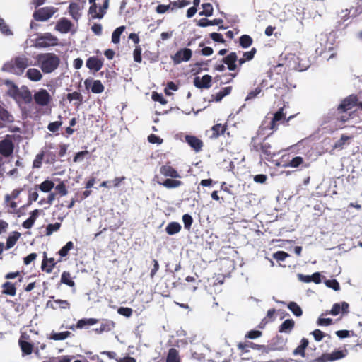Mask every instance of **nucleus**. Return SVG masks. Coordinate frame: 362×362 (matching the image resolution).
<instances>
[{"label":"nucleus","mask_w":362,"mask_h":362,"mask_svg":"<svg viewBox=\"0 0 362 362\" xmlns=\"http://www.w3.org/2000/svg\"><path fill=\"white\" fill-rule=\"evenodd\" d=\"M159 171L160 173L164 177L170 178H167L163 181H160L159 180V176L157 175H155L153 180L156 181L158 185H163L168 189L177 188L183 185L182 181L176 180L177 178H180L181 176L178 171L173 166H171L169 163L161 165Z\"/></svg>","instance_id":"1"},{"label":"nucleus","mask_w":362,"mask_h":362,"mask_svg":"<svg viewBox=\"0 0 362 362\" xmlns=\"http://www.w3.org/2000/svg\"><path fill=\"white\" fill-rule=\"evenodd\" d=\"M38 66L47 74L54 71L60 64V58L53 52L42 53L36 57Z\"/></svg>","instance_id":"2"},{"label":"nucleus","mask_w":362,"mask_h":362,"mask_svg":"<svg viewBox=\"0 0 362 362\" xmlns=\"http://www.w3.org/2000/svg\"><path fill=\"white\" fill-rule=\"evenodd\" d=\"M272 134V133L269 134L262 139L258 136H254L252 138L250 143L251 151L260 153L267 160L272 158L276 154V153L273 151L271 144L267 141V139Z\"/></svg>","instance_id":"3"},{"label":"nucleus","mask_w":362,"mask_h":362,"mask_svg":"<svg viewBox=\"0 0 362 362\" xmlns=\"http://www.w3.org/2000/svg\"><path fill=\"white\" fill-rule=\"evenodd\" d=\"M28 66L29 59L27 57H16L4 64L2 71L16 75H21Z\"/></svg>","instance_id":"4"},{"label":"nucleus","mask_w":362,"mask_h":362,"mask_svg":"<svg viewBox=\"0 0 362 362\" xmlns=\"http://www.w3.org/2000/svg\"><path fill=\"white\" fill-rule=\"evenodd\" d=\"M238 347L240 350V355L243 359L251 358L253 362H256L254 358L257 357L258 355H262V348L263 345H258L253 342L245 341L239 343Z\"/></svg>","instance_id":"5"},{"label":"nucleus","mask_w":362,"mask_h":362,"mask_svg":"<svg viewBox=\"0 0 362 362\" xmlns=\"http://www.w3.org/2000/svg\"><path fill=\"white\" fill-rule=\"evenodd\" d=\"M293 116H290L288 119H286V115L284 112V108H280L274 114V117L267 126L264 127L265 122H264L262 126L259 127L257 134H264V130L266 129L276 131L278 129L279 123H288V121L293 118Z\"/></svg>","instance_id":"6"},{"label":"nucleus","mask_w":362,"mask_h":362,"mask_svg":"<svg viewBox=\"0 0 362 362\" xmlns=\"http://www.w3.org/2000/svg\"><path fill=\"white\" fill-rule=\"evenodd\" d=\"M348 354L346 349L334 350L332 353L322 354L319 357L307 358L308 362H328L341 359Z\"/></svg>","instance_id":"7"},{"label":"nucleus","mask_w":362,"mask_h":362,"mask_svg":"<svg viewBox=\"0 0 362 362\" xmlns=\"http://www.w3.org/2000/svg\"><path fill=\"white\" fill-rule=\"evenodd\" d=\"M286 340L282 337L276 336L272 339L267 345H263L262 354H267L270 351H282L286 346Z\"/></svg>","instance_id":"8"},{"label":"nucleus","mask_w":362,"mask_h":362,"mask_svg":"<svg viewBox=\"0 0 362 362\" xmlns=\"http://www.w3.org/2000/svg\"><path fill=\"white\" fill-rule=\"evenodd\" d=\"M57 11V8L52 6L42 7L34 12L33 18L37 21H45L49 19Z\"/></svg>","instance_id":"9"},{"label":"nucleus","mask_w":362,"mask_h":362,"mask_svg":"<svg viewBox=\"0 0 362 362\" xmlns=\"http://www.w3.org/2000/svg\"><path fill=\"white\" fill-rule=\"evenodd\" d=\"M58 43V39L50 33H46L42 36L38 37L36 40V47L45 48L50 46H55Z\"/></svg>","instance_id":"10"},{"label":"nucleus","mask_w":362,"mask_h":362,"mask_svg":"<svg viewBox=\"0 0 362 362\" xmlns=\"http://www.w3.org/2000/svg\"><path fill=\"white\" fill-rule=\"evenodd\" d=\"M35 103L40 106H47L52 100L49 92L43 88L40 89L33 95Z\"/></svg>","instance_id":"11"},{"label":"nucleus","mask_w":362,"mask_h":362,"mask_svg":"<svg viewBox=\"0 0 362 362\" xmlns=\"http://www.w3.org/2000/svg\"><path fill=\"white\" fill-rule=\"evenodd\" d=\"M358 98L357 95L351 94L345 98L337 107L339 113L346 112L356 106Z\"/></svg>","instance_id":"12"},{"label":"nucleus","mask_w":362,"mask_h":362,"mask_svg":"<svg viewBox=\"0 0 362 362\" xmlns=\"http://www.w3.org/2000/svg\"><path fill=\"white\" fill-rule=\"evenodd\" d=\"M192 56V51L189 48H182L179 49L171 59L174 64L177 65L182 62L189 61Z\"/></svg>","instance_id":"13"},{"label":"nucleus","mask_w":362,"mask_h":362,"mask_svg":"<svg viewBox=\"0 0 362 362\" xmlns=\"http://www.w3.org/2000/svg\"><path fill=\"white\" fill-rule=\"evenodd\" d=\"M8 135L4 139L0 141V154L5 158L11 156L13 152L14 144Z\"/></svg>","instance_id":"14"},{"label":"nucleus","mask_w":362,"mask_h":362,"mask_svg":"<svg viewBox=\"0 0 362 362\" xmlns=\"http://www.w3.org/2000/svg\"><path fill=\"white\" fill-rule=\"evenodd\" d=\"M185 141L195 152L197 153L202 150L204 143L196 136L186 135L185 136Z\"/></svg>","instance_id":"15"},{"label":"nucleus","mask_w":362,"mask_h":362,"mask_svg":"<svg viewBox=\"0 0 362 362\" xmlns=\"http://www.w3.org/2000/svg\"><path fill=\"white\" fill-rule=\"evenodd\" d=\"M212 77L210 75H204L202 78L196 76L193 83L195 87L200 89H208L211 86Z\"/></svg>","instance_id":"16"},{"label":"nucleus","mask_w":362,"mask_h":362,"mask_svg":"<svg viewBox=\"0 0 362 362\" xmlns=\"http://www.w3.org/2000/svg\"><path fill=\"white\" fill-rule=\"evenodd\" d=\"M84 85L86 89L90 87L92 93L96 94L103 93L105 89L104 86L100 80L87 78L84 81Z\"/></svg>","instance_id":"17"},{"label":"nucleus","mask_w":362,"mask_h":362,"mask_svg":"<svg viewBox=\"0 0 362 362\" xmlns=\"http://www.w3.org/2000/svg\"><path fill=\"white\" fill-rule=\"evenodd\" d=\"M86 66L90 71L97 72L103 66V59H100L95 56L90 57L86 60Z\"/></svg>","instance_id":"18"},{"label":"nucleus","mask_w":362,"mask_h":362,"mask_svg":"<svg viewBox=\"0 0 362 362\" xmlns=\"http://www.w3.org/2000/svg\"><path fill=\"white\" fill-rule=\"evenodd\" d=\"M309 341L306 338H303L300 342V344L293 351V354L294 356H300L302 358H305L308 362L307 358H312L313 356H310L308 354H305V349L308 346Z\"/></svg>","instance_id":"19"},{"label":"nucleus","mask_w":362,"mask_h":362,"mask_svg":"<svg viewBox=\"0 0 362 362\" xmlns=\"http://www.w3.org/2000/svg\"><path fill=\"white\" fill-rule=\"evenodd\" d=\"M237 61H238V56L234 52H230L222 59V62L227 65L229 71H235L237 69Z\"/></svg>","instance_id":"20"},{"label":"nucleus","mask_w":362,"mask_h":362,"mask_svg":"<svg viewBox=\"0 0 362 362\" xmlns=\"http://www.w3.org/2000/svg\"><path fill=\"white\" fill-rule=\"evenodd\" d=\"M72 26L73 24L71 21L66 18H62L57 21L55 30L61 33H67L70 31Z\"/></svg>","instance_id":"21"},{"label":"nucleus","mask_w":362,"mask_h":362,"mask_svg":"<svg viewBox=\"0 0 362 362\" xmlns=\"http://www.w3.org/2000/svg\"><path fill=\"white\" fill-rule=\"evenodd\" d=\"M47 307L52 310H56L58 307L61 309L67 310L70 308V303L66 300L56 299L54 301L48 300Z\"/></svg>","instance_id":"22"},{"label":"nucleus","mask_w":362,"mask_h":362,"mask_svg":"<svg viewBox=\"0 0 362 362\" xmlns=\"http://www.w3.org/2000/svg\"><path fill=\"white\" fill-rule=\"evenodd\" d=\"M349 304L346 302H342L341 305L339 303H334L330 310L326 311L324 315H337L341 311L344 313H348Z\"/></svg>","instance_id":"23"},{"label":"nucleus","mask_w":362,"mask_h":362,"mask_svg":"<svg viewBox=\"0 0 362 362\" xmlns=\"http://www.w3.org/2000/svg\"><path fill=\"white\" fill-rule=\"evenodd\" d=\"M57 262L52 257L47 258L46 256V253L44 254V257L42 261L41 269L42 271L49 274L52 272L54 267H55Z\"/></svg>","instance_id":"24"},{"label":"nucleus","mask_w":362,"mask_h":362,"mask_svg":"<svg viewBox=\"0 0 362 362\" xmlns=\"http://www.w3.org/2000/svg\"><path fill=\"white\" fill-rule=\"evenodd\" d=\"M226 130V124H216L214 125L211 129L212 134L210 136V139H215L218 138L221 135H223Z\"/></svg>","instance_id":"25"},{"label":"nucleus","mask_w":362,"mask_h":362,"mask_svg":"<svg viewBox=\"0 0 362 362\" xmlns=\"http://www.w3.org/2000/svg\"><path fill=\"white\" fill-rule=\"evenodd\" d=\"M1 292L3 294L8 295L11 296H14L16 294V286L10 281H6L1 286Z\"/></svg>","instance_id":"26"},{"label":"nucleus","mask_w":362,"mask_h":362,"mask_svg":"<svg viewBox=\"0 0 362 362\" xmlns=\"http://www.w3.org/2000/svg\"><path fill=\"white\" fill-rule=\"evenodd\" d=\"M223 21L221 18H215L214 20H209L207 18H202L199 20L197 25L199 27H206L209 25H218L221 24Z\"/></svg>","instance_id":"27"},{"label":"nucleus","mask_w":362,"mask_h":362,"mask_svg":"<svg viewBox=\"0 0 362 362\" xmlns=\"http://www.w3.org/2000/svg\"><path fill=\"white\" fill-rule=\"evenodd\" d=\"M257 53V49L252 47L250 51L245 52L243 54V57L238 59V65L240 66L247 61L252 60L255 54Z\"/></svg>","instance_id":"28"},{"label":"nucleus","mask_w":362,"mask_h":362,"mask_svg":"<svg viewBox=\"0 0 362 362\" xmlns=\"http://www.w3.org/2000/svg\"><path fill=\"white\" fill-rule=\"evenodd\" d=\"M98 321H99V320L98 319H95V318H83V319L79 320L77 322V323H76L75 327L77 329H83L86 326L93 325L98 323Z\"/></svg>","instance_id":"29"},{"label":"nucleus","mask_w":362,"mask_h":362,"mask_svg":"<svg viewBox=\"0 0 362 362\" xmlns=\"http://www.w3.org/2000/svg\"><path fill=\"white\" fill-rule=\"evenodd\" d=\"M66 98L69 102L73 100H76L75 105L78 107L83 103V95L80 92L74 91L71 93H68L66 95Z\"/></svg>","instance_id":"30"},{"label":"nucleus","mask_w":362,"mask_h":362,"mask_svg":"<svg viewBox=\"0 0 362 362\" xmlns=\"http://www.w3.org/2000/svg\"><path fill=\"white\" fill-rule=\"evenodd\" d=\"M295 322L292 319L286 320L279 327V332L289 333L294 327Z\"/></svg>","instance_id":"31"},{"label":"nucleus","mask_w":362,"mask_h":362,"mask_svg":"<svg viewBox=\"0 0 362 362\" xmlns=\"http://www.w3.org/2000/svg\"><path fill=\"white\" fill-rule=\"evenodd\" d=\"M166 362H181L179 351L175 348H170L166 357Z\"/></svg>","instance_id":"32"},{"label":"nucleus","mask_w":362,"mask_h":362,"mask_svg":"<svg viewBox=\"0 0 362 362\" xmlns=\"http://www.w3.org/2000/svg\"><path fill=\"white\" fill-rule=\"evenodd\" d=\"M19 346L23 352V355H29L32 354L33 350V344L23 340L21 338L18 341Z\"/></svg>","instance_id":"33"},{"label":"nucleus","mask_w":362,"mask_h":362,"mask_svg":"<svg viewBox=\"0 0 362 362\" xmlns=\"http://www.w3.org/2000/svg\"><path fill=\"white\" fill-rule=\"evenodd\" d=\"M26 76L33 81H39L42 78L41 72L38 69L34 68L29 69L26 72Z\"/></svg>","instance_id":"34"},{"label":"nucleus","mask_w":362,"mask_h":362,"mask_svg":"<svg viewBox=\"0 0 362 362\" xmlns=\"http://www.w3.org/2000/svg\"><path fill=\"white\" fill-rule=\"evenodd\" d=\"M79 11H80L79 5L77 3L72 2L69 4V12L73 19H74L76 21L78 20V18L81 16V13H80Z\"/></svg>","instance_id":"35"},{"label":"nucleus","mask_w":362,"mask_h":362,"mask_svg":"<svg viewBox=\"0 0 362 362\" xmlns=\"http://www.w3.org/2000/svg\"><path fill=\"white\" fill-rule=\"evenodd\" d=\"M181 230V225L177 222H170L165 228L166 233L170 235L178 233Z\"/></svg>","instance_id":"36"},{"label":"nucleus","mask_w":362,"mask_h":362,"mask_svg":"<svg viewBox=\"0 0 362 362\" xmlns=\"http://www.w3.org/2000/svg\"><path fill=\"white\" fill-rule=\"evenodd\" d=\"M301 165H303V168H308L309 166V164L305 163L304 159L300 156L293 158L287 164L288 166L291 168H298Z\"/></svg>","instance_id":"37"},{"label":"nucleus","mask_w":362,"mask_h":362,"mask_svg":"<svg viewBox=\"0 0 362 362\" xmlns=\"http://www.w3.org/2000/svg\"><path fill=\"white\" fill-rule=\"evenodd\" d=\"M353 138V136L342 134L339 140H337L333 147L334 148L343 149L346 144H349V141Z\"/></svg>","instance_id":"38"},{"label":"nucleus","mask_w":362,"mask_h":362,"mask_svg":"<svg viewBox=\"0 0 362 362\" xmlns=\"http://www.w3.org/2000/svg\"><path fill=\"white\" fill-rule=\"evenodd\" d=\"M231 91H232V87L227 86V87L223 88L215 95H212V96L214 97V100L216 102H220L225 96L229 95L231 93Z\"/></svg>","instance_id":"39"},{"label":"nucleus","mask_w":362,"mask_h":362,"mask_svg":"<svg viewBox=\"0 0 362 362\" xmlns=\"http://www.w3.org/2000/svg\"><path fill=\"white\" fill-rule=\"evenodd\" d=\"M21 234L18 232H13L12 235H9L6 240V249L8 250L13 247L20 238Z\"/></svg>","instance_id":"40"},{"label":"nucleus","mask_w":362,"mask_h":362,"mask_svg":"<svg viewBox=\"0 0 362 362\" xmlns=\"http://www.w3.org/2000/svg\"><path fill=\"white\" fill-rule=\"evenodd\" d=\"M239 43L243 48H248L253 43L252 38L248 35H243L239 39Z\"/></svg>","instance_id":"41"},{"label":"nucleus","mask_w":362,"mask_h":362,"mask_svg":"<svg viewBox=\"0 0 362 362\" xmlns=\"http://www.w3.org/2000/svg\"><path fill=\"white\" fill-rule=\"evenodd\" d=\"M71 332L65 331L62 332H52L50 336V339L55 341L64 340L70 337Z\"/></svg>","instance_id":"42"},{"label":"nucleus","mask_w":362,"mask_h":362,"mask_svg":"<svg viewBox=\"0 0 362 362\" xmlns=\"http://www.w3.org/2000/svg\"><path fill=\"white\" fill-rule=\"evenodd\" d=\"M124 30H125V27L124 26H120V27L117 28L113 31V33L112 34V42L114 44H117V43L119 42L120 36H121L122 33L124 32Z\"/></svg>","instance_id":"43"},{"label":"nucleus","mask_w":362,"mask_h":362,"mask_svg":"<svg viewBox=\"0 0 362 362\" xmlns=\"http://www.w3.org/2000/svg\"><path fill=\"white\" fill-rule=\"evenodd\" d=\"M288 308L297 317H300L303 314L302 309L296 302H290L288 304Z\"/></svg>","instance_id":"44"},{"label":"nucleus","mask_w":362,"mask_h":362,"mask_svg":"<svg viewBox=\"0 0 362 362\" xmlns=\"http://www.w3.org/2000/svg\"><path fill=\"white\" fill-rule=\"evenodd\" d=\"M61 282L70 287H73L75 285L74 281L71 279L70 273L68 272H64L62 274Z\"/></svg>","instance_id":"45"},{"label":"nucleus","mask_w":362,"mask_h":362,"mask_svg":"<svg viewBox=\"0 0 362 362\" xmlns=\"http://www.w3.org/2000/svg\"><path fill=\"white\" fill-rule=\"evenodd\" d=\"M203 11L199 12V16H205L207 17L213 15L214 8L210 3H205L202 4Z\"/></svg>","instance_id":"46"},{"label":"nucleus","mask_w":362,"mask_h":362,"mask_svg":"<svg viewBox=\"0 0 362 362\" xmlns=\"http://www.w3.org/2000/svg\"><path fill=\"white\" fill-rule=\"evenodd\" d=\"M97 8H98V6H97L96 4H91L89 8L88 13L91 16V18L93 19H95V18L101 19L104 16V12L97 13Z\"/></svg>","instance_id":"47"},{"label":"nucleus","mask_w":362,"mask_h":362,"mask_svg":"<svg viewBox=\"0 0 362 362\" xmlns=\"http://www.w3.org/2000/svg\"><path fill=\"white\" fill-rule=\"evenodd\" d=\"M54 184L52 181L45 180L39 185V189L43 192H49L54 187Z\"/></svg>","instance_id":"48"},{"label":"nucleus","mask_w":362,"mask_h":362,"mask_svg":"<svg viewBox=\"0 0 362 362\" xmlns=\"http://www.w3.org/2000/svg\"><path fill=\"white\" fill-rule=\"evenodd\" d=\"M58 118L59 119V120L58 121H55V122H50L48 126H47V129L51 132H53V133H55L56 132H57L59 129V127L62 125V122L61 120L62 119V116L59 115L58 117Z\"/></svg>","instance_id":"49"},{"label":"nucleus","mask_w":362,"mask_h":362,"mask_svg":"<svg viewBox=\"0 0 362 362\" xmlns=\"http://www.w3.org/2000/svg\"><path fill=\"white\" fill-rule=\"evenodd\" d=\"M74 248V243L71 241H69L66 243V244L62 247L59 251L58 252V254L62 257H66L69 252Z\"/></svg>","instance_id":"50"},{"label":"nucleus","mask_w":362,"mask_h":362,"mask_svg":"<svg viewBox=\"0 0 362 362\" xmlns=\"http://www.w3.org/2000/svg\"><path fill=\"white\" fill-rule=\"evenodd\" d=\"M0 119L4 122H12L13 117L9 114V112L0 106Z\"/></svg>","instance_id":"51"},{"label":"nucleus","mask_w":362,"mask_h":362,"mask_svg":"<svg viewBox=\"0 0 362 362\" xmlns=\"http://www.w3.org/2000/svg\"><path fill=\"white\" fill-rule=\"evenodd\" d=\"M182 221L185 228L189 230L193 223V218L192 216L188 214H184L182 216Z\"/></svg>","instance_id":"52"},{"label":"nucleus","mask_w":362,"mask_h":362,"mask_svg":"<svg viewBox=\"0 0 362 362\" xmlns=\"http://www.w3.org/2000/svg\"><path fill=\"white\" fill-rule=\"evenodd\" d=\"M190 4L189 1L187 0H178L170 2L171 10H174L176 8H183Z\"/></svg>","instance_id":"53"},{"label":"nucleus","mask_w":362,"mask_h":362,"mask_svg":"<svg viewBox=\"0 0 362 362\" xmlns=\"http://www.w3.org/2000/svg\"><path fill=\"white\" fill-rule=\"evenodd\" d=\"M61 227L60 223H50L47 226L46 235H50L54 232L57 231Z\"/></svg>","instance_id":"54"},{"label":"nucleus","mask_w":362,"mask_h":362,"mask_svg":"<svg viewBox=\"0 0 362 362\" xmlns=\"http://www.w3.org/2000/svg\"><path fill=\"white\" fill-rule=\"evenodd\" d=\"M44 151H42L36 155L35 158L33 160V166L35 168H40L42 166V160L44 158Z\"/></svg>","instance_id":"55"},{"label":"nucleus","mask_w":362,"mask_h":362,"mask_svg":"<svg viewBox=\"0 0 362 362\" xmlns=\"http://www.w3.org/2000/svg\"><path fill=\"white\" fill-rule=\"evenodd\" d=\"M0 30L1 33L6 35H11L13 34L8 25L6 24L5 21L1 18H0Z\"/></svg>","instance_id":"56"},{"label":"nucleus","mask_w":362,"mask_h":362,"mask_svg":"<svg viewBox=\"0 0 362 362\" xmlns=\"http://www.w3.org/2000/svg\"><path fill=\"white\" fill-rule=\"evenodd\" d=\"M325 284L330 288L337 291L340 290L339 283L336 279H329L325 281Z\"/></svg>","instance_id":"57"},{"label":"nucleus","mask_w":362,"mask_h":362,"mask_svg":"<svg viewBox=\"0 0 362 362\" xmlns=\"http://www.w3.org/2000/svg\"><path fill=\"white\" fill-rule=\"evenodd\" d=\"M262 92V87L258 86L254 90L250 91L245 98V100H250L255 98Z\"/></svg>","instance_id":"58"},{"label":"nucleus","mask_w":362,"mask_h":362,"mask_svg":"<svg viewBox=\"0 0 362 362\" xmlns=\"http://www.w3.org/2000/svg\"><path fill=\"white\" fill-rule=\"evenodd\" d=\"M141 47L139 45L136 46L133 52V57L134 62L137 63H140L141 62Z\"/></svg>","instance_id":"59"},{"label":"nucleus","mask_w":362,"mask_h":362,"mask_svg":"<svg viewBox=\"0 0 362 362\" xmlns=\"http://www.w3.org/2000/svg\"><path fill=\"white\" fill-rule=\"evenodd\" d=\"M289 255L284 251H278L273 254L272 257L277 261H284Z\"/></svg>","instance_id":"60"},{"label":"nucleus","mask_w":362,"mask_h":362,"mask_svg":"<svg viewBox=\"0 0 362 362\" xmlns=\"http://www.w3.org/2000/svg\"><path fill=\"white\" fill-rule=\"evenodd\" d=\"M117 313L119 315H122L123 316H125L127 317H129L132 316L133 310L130 308L127 307H121L117 310Z\"/></svg>","instance_id":"61"},{"label":"nucleus","mask_w":362,"mask_h":362,"mask_svg":"<svg viewBox=\"0 0 362 362\" xmlns=\"http://www.w3.org/2000/svg\"><path fill=\"white\" fill-rule=\"evenodd\" d=\"M152 99L154 101L159 102L162 105H165L168 103L167 100L163 98V95L157 92L153 93Z\"/></svg>","instance_id":"62"},{"label":"nucleus","mask_w":362,"mask_h":362,"mask_svg":"<svg viewBox=\"0 0 362 362\" xmlns=\"http://www.w3.org/2000/svg\"><path fill=\"white\" fill-rule=\"evenodd\" d=\"M55 189L61 196H65L68 193V191L66 189V187L65 184L63 182H62L59 184H58L55 187Z\"/></svg>","instance_id":"63"},{"label":"nucleus","mask_w":362,"mask_h":362,"mask_svg":"<svg viewBox=\"0 0 362 362\" xmlns=\"http://www.w3.org/2000/svg\"><path fill=\"white\" fill-rule=\"evenodd\" d=\"M89 154L88 151H82L76 153L73 158L74 163H78L83 160L84 157Z\"/></svg>","instance_id":"64"}]
</instances>
